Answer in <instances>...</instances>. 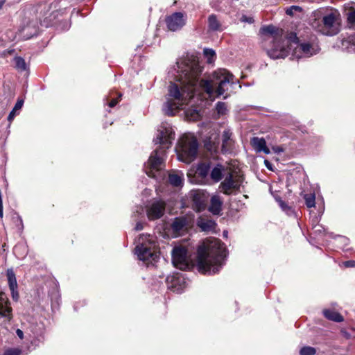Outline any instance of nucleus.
I'll return each instance as SVG.
<instances>
[{"instance_id": "nucleus-1", "label": "nucleus", "mask_w": 355, "mask_h": 355, "mask_svg": "<svg viewBox=\"0 0 355 355\" xmlns=\"http://www.w3.org/2000/svg\"><path fill=\"white\" fill-rule=\"evenodd\" d=\"M177 74L168 89H227L241 88L234 76L225 69H218L207 78H201L203 67L194 55L187 54L176 62Z\"/></svg>"}, {"instance_id": "nucleus-2", "label": "nucleus", "mask_w": 355, "mask_h": 355, "mask_svg": "<svg viewBox=\"0 0 355 355\" xmlns=\"http://www.w3.org/2000/svg\"><path fill=\"white\" fill-rule=\"evenodd\" d=\"M162 110L168 116L184 110L187 118L191 121L200 119V109L223 96L225 90H168Z\"/></svg>"}, {"instance_id": "nucleus-3", "label": "nucleus", "mask_w": 355, "mask_h": 355, "mask_svg": "<svg viewBox=\"0 0 355 355\" xmlns=\"http://www.w3.org/2000/svg\"><path fill=\"white\" fill-rule=\"evenodd\" d=\"M320 48L315 35L307 40L299 38L296 33H290L284 40L275 39L268 55L272 59L284 58L291 51V59L308 58L319 53Z\"/></svg>"}, {"instance_id": "nucleus-4", "label": "nucleus", "mask_w": 355, "mask_h": 355, "mask_svg": "<svg viewBox=\"0 0 355 355\" xmlns=\"http://www.w3.org/2000/svg\"><path fill=\"white\" fill-rule=\"evenodd\" d=\"M227 250L219 239L212 238L198 248L197 266L204 275H214L225 265Z\"/></svg>"}, {"instance_id": "nucleus-5", "label": "nucleus", "mask_w": 355, "mask_h": 355, "mask_svg": "<svg viewBox=\"0 0 355 355\" xmlns=\"http://www.w3.org/2000/svg\"><path fill=\"white\" fill-rule=\"evenodd\" d=\"M174 139L175 131L172 125L167 122L162 123L153 140L155 144L159 146L151 153L144 166V170L149 177L155 178V173L162 168L166 150L171 146Z\"/></svg>"}, {"instance_id": "nucleus-6", "label": "nucleus", "mask_w": 355, "mask_h": 355, "mask_svg": "<svg viewBox=\"0 0 355 355\" xmlns=\"http://www.w3.org/2000/svg\"><path fill=\"white\" fill-rule=\"evenodd\" d=\"M44 8L47 6L45 3ZM58 2L55 1L48 7L52 9L51 12L49 16H46L42 21L40 22L42 26L49 27L53 24V21L55 19L58 13L60 11L58 10ZM39 33V21L37 18L28 19L24 22L23 25L19 28L18 31L19 37L24 40H28L37 35Z\"/></svg>"}, {"instance_id": "nucleus-7", "label": "nucleus", "mask_w": 355, "mask_h": 355, "mask_svg": "<svg viewBox=\"0 0 355 355\" xmlns=\"http://www.w3.org/2000/svg\"><path fill=\"white\" fill-rule=\"evenodd\" d=\"M317 17L321 18V24L315 27L319 32L325 35L332 36L339 31L340 14L336 9H322L317 12Z\"/></svg>"}, {"instance_id": "nucleus-8", "label": "nucleus", "mask_w": 355, "mask_h": 355, "mask_svg": "<svg viewBox=\"0 0 355 355\" xmlns=\"http://www.w3.org/2000/svg\"><path fill=\"white\" fill-rule=\"evenodd\" d=\"M178 159L187 164L193 162L197 157L198 143L196 137L183 135L175 147Z\"/></svg>"}, {"instance_id": "nucleus-9", "label": "nucleus", "mask_w": 355, "mask_h": 355, "mask_svg": "<svg viewBox=\"0 0 355 355\" xmlns=\"http://www.w3.org/2000/svg\"><path fill=\"white\" fill-rule=\"evenodd\" d=\"M150 235H141L137 240L135 254L138 259L147 264L155 261L159 255L155 250V243L150 239Z\"/></svg>"}, {"instance_id": "nucleus-10", "label": "nucleus", "mask_w": 355, "mask_h": 355, "mask_svg": "<svg viewBox=\"0 0 355 355\" xmlns=\"http://www.w3.org/2000/svg\"><path fill=\"white\" fill-rule=\"evenodd\" d=\"M172 261L175 267L182 270L189 267L188 250L185 247L176 246L172 251Z\"/></svg>"}, {"instance_id": "nucleus-11", "label": "nucleus", "mask_w": 355, "mask_h": 355, "mask_svg": "<svg viewBox=\"0 0 355 355\" xmlns=\"http://www.w3.org/2000/svg\"><path fill=\"white\" fill-rule=\"evenodd\" d=\"M31 344L35 347L43 343L45 339V326L42 322L33 323L29 327Z\"/></svg>"}, {"instance_id": "nucleus-12", "label": "nucleus", "mask_w": 355, "mask_h": 355, "mask_svg": "<svg viewBox=\"0 0 355 355\" xmlns=\"http://www.w3.org/2000/svg\"><path fill=\"white\" fill-rule=\"evenodd\" d=\"M166 204L163 200H153L146 209V214L149 220L160 218L164 214Z\"/></svg>"}, {"instance_id": "nucleus-13", "label": "nucleus", "mask_w": 355, "mask_h": 355, "mask_svg": "<svg viewBox=\"0 0 355 355\" xmlns=\"http://www.w3.org/2000/svg\"><path fill=\"white\" fill-rule=\"evenodd\" d=\"M187 15L181 12H176L167 17L166 23L168 28L171 31L181 29L186 24Z\"/></svg>"}, {"instance_id": "nucleus-14", "label": "nucleus", "mask_w": 355, "mask_h": 355, "mask_svg": "<svg viewBox=\"0 0 355 355\" xmlns=\"http://www.w3.org/2000/svg\"><path fill=\"white\" fill-rule=\"evenodd\" d=\"M240 185V177L234 178L232 173H229L225 180L220 183V189L223 193L230 195L233 189H239Z\"/></svg>"}, {"instance_id": "nucleus-15", "label": "nucleus", "mask_w": 355, "mask_h": 355, "mask_svg": "<svg viewBox=\"0 0 355 355\" xmlns=\"http://www.w3.org/2000/svg\"><path fill=\"white\" fill-rule=\"evenodd\" d=\"M166 283L168 289L178 293H182L185 288L184 278L180 273L167 276Z\"/></svg>"}, {"instance_id": "nucleus-16", "label": "nucleus", "mask_w": 355, "mask_h": 355, "mask_svg": "<svg viewBox=\"0 0 355 355\" xmlns=\"http://www.w3.org/2000/svg\"><path fill=\"white\" fill-rule=\"evenodd\" d=\"M0 318H4V321L6 322H10L12 319V309L10 306V302L3 292L0 293Z\"/></svg>"}, {"instance_id": "nucleus-17", "label": "nucleus", "mask_w": 355, "mask_h": 355, "mask_svg": "<svg viewBox=\"0 0 355 355\" xmlns=\"http://www.w3.org/2000/svg\"><path fill=\"white\" fill-rule=\"evenodd\" d=\"M189 225V220L186 216L176 217L171 224V229L174 234L179 235L184 232Z\"/></svg>"}, {"instance_id": "nucleus-18", "label": "nucleus", "mask_w": 355, "mask_h": 355, "mask_svg": "<svg viewBox=\"0 0 355 355\" xmlns=\"http://www.w3.org/2000/svg\"><path fill=\"white\" fill-rule=\"evenodd\" d=\"M251 145L258 153L263 152L265 154H270V151L266 146V140L263 138L254 137L251 139Z\"/></svg>"}, {"instance_id": "nucleus-19", "label": "nucleus", "mask_w": 355, "mask_h": 355, "mask_svg": "<svg viewBox=\"0 0 355 355\" xmlns=\"http://www.w3.org/2000/svg\"><path fill=\"white\" fill-rule=\"evenodd\" d=\"M208 28L209 31L221 32L224 30L223 26L217 15L211 14L207 19Z\"/></svg>"}, {"instance_id": "nucleus-20", "label": "nucleus", "mask_w": 355, "mask_h": 355, "mask_svg": "<svg viewBox=\"0 0 355 355\" xmlns=\"http://www.w3.org/2000/svg\"><path fill=\"white\" fill-rule=\"evenodd\" d=\"M191 196L193 205L198 211H200L204 209L205 206V198L204 194L200 191H192Z\"/></svg>"}, {"instance_id": "nucleus-21", "label": "nucleus", "mask_w": 355, "mask_h": 355, "mask_svg": "<svg viewBox=\"0 0 355 355\" xmlns=\"http://www.w3.org/2000/svg\"><path fill=\"white\" fill-rule=\"evenodd\" d=\"M340 47L348 53H355V35H352L341 40Z\"/></svg>"}, {"instance_id": "nucleus-22", "label": "nucleus", "mask_w": 355, "mask_h": 355, "mask_svg": "<svg viewBox=\"0 0 355 355\" xmlns=\"http://www.w3.org/2000/svg\"><path fill=\"white\" fill-rule=\"evenodd\" d=\"M197 224L205 232H213L216 227V223L214 220L205 218H200L198 220Z\"/></svg>"}, {"instance_id": "nucleus-23", "label": "nucleus", "mask_w": 355, "mask_h": 355, "mask_svg": "<svg viewBox=\"0 0 355 355\" xmlns=\"http://www.w3.org/2000/svg\"><path fill=\"white\" fill-rule=\"evenodd\" d=\"M222 204V200L218 196H212L209 207V211L216 215L219 214L221 211Z\"/></svg>"}, {"instance_id": "nucleus-24", "label": "nucleus", "mask_w": 355, "mask_h": 355, "mask_svg": "<svg viewBox=\"0 0 355 355\" xmlns=\"http://www.w3.org/2000/svg\"><path fill=\"white\" fill-rule=\"evenodd\" d=\"M225 167L222 164H218L215 166L211 171H210V177L215 182H218L223 176Z\"/></svg>"}, {"instance_id": "nucleus-25", "label": "nucleus", "mask_w": 355, "mask_h": 355, "mask_svg": "<svg viewBox=\"0 0 355 355\" xmlns=\"http://www.w3.org/2000/svg\"><path fill=\"white\" fill-rule=\"evenodd\" d=\"M323 315L327 319L334 322H340L344 320L343 317L339 313L331 309H324Z\"/></svg>"}, {"instance_id": "nucleus-26", "label": "nucleus", "mask_w": 355, "mask_h": 355, "mask_svg": "<svg viewBox=\"0 0 355 355\" xmlns=\"http://www.w3.org/2000/svg\"><path fill=\"white\" fill-rule=\"evenodd\" d=\"M122 94L112 90V92L106 97L107 104L110 107H114L122 96Z\"/></svg>"}, {"instance_id": "nucleus-27", "label": "nucleus", "mask_w": 355, "mask_h": 355, "mask_svg": "<svg viewBox=\"0 0 355 355\" xmlns=\"http://www.w3.org/2000/svg\"><path fill=\"white\" fill-rule=\"evenodd\" d=\"M197 175L201 178H206L210 173V164L207 163H200L196 168Z\"/></svg>"}, {"instance_id": "nucleus-28", "label": "nucleus", "mask_w": 355, "mask_h": 355, "mask_svg": "<svg viewBox=\"0 0 355 355\" xmlns=\"http://www.w3.org/2000/svg\"><path fill=\"white\" fill-rule=\"evenodd\" d=\"M168 182L173 187H181L183 184L182 175L177 173L169 174Z\"/></svg>"}, {"instance_id": "nucleus-29", "label": "nucleus", "mask_w": 355, "mask_h": 355, "mask_svg": "<svg viewBox=\"0 0 355 355\" xmlns=\"http://www.w3.org/2000/svg\"><path fill=\"white\" fill-rule=\"evenodd\" d=\"M218 139L217 135H213V138L211 137L209 138H207L204 141L205 147L207 150L209 151H214L216 150L218 144V141L216 140Z\"/></svg>"}, {"instance_id": "nucleus-30", "label": "nucleus", "mask_w": 355, "mask_h": 355, "mask_svg": "<svg viewBox=\"0 0 355 355\" xmlns=\"http://www.w3.org/2000/svg\"><path fill=\"white\" fill-rule=\"evenodd\" d=\"M6 275L10 289L17 288V279L13 270L12 269H8Z\"/></svg>"}, {"instance_id": "nucleus-31", "label": "nucleus", "mask_w": 355, "mask_h": 355, "mask_svg": "<svg viewBox=\"0 0 355 355\" xmlns=\"http://www.w3.org/2000/svg\"><path fill=\"white\" fill-rule=\"evenodd\" d=\"M215 109L218 117H220V116L226 115L229 112V109L227 107L226 103L221 101H218L216 103Z\"/></svg>"}, {"instance_id": "nucleus-32", "label": "nucleus", "mask_w": 355, "mask_h": 355, "mask_svg": "<svg viewBox=\"0 0 355 355\" xmlns=\"http://www.w3.org/2000/svg\"><path fill=\"white\" fill-rule=\"evenodd\" d=\"M232 132L229 130H225L222 135V150L223 151H226L227 150L228 146L230 145V139H231Z\"/></svg>"}, {"instance_id": "nucleus-33", "label": "nucleus", "mask_w": 355, "mask_h": 355, "mask_svg": "<svg viewBox=\"0 0 355 355\" xmlns=\"http://www.w3.org/2000/svg\"><path fill=\"white\" fill-rule=\"evenodd\" d=\"M275 200L279 204V206L282 208V209L286 213L288 216H292L294 214V210L291 207H289L285 202H284L280 198L275 197Z\"/></svg>"}, {"instance_id": "nucleus-34", "label": "nucleus", "mask_w": 355, "mask_h": 355, "mask_svg": "<svg viewBox=\"0 0 355 355\" xmlns=\"http://www.w3.org/2000/svg\"><path fill=\"white\" fill-rule=\"evenodd\" d=\"M203 54L209 64L213 63L216 58V52L212 49L205 48L203 49Z\"/></svg>"}, {"instance_id": "nucleus-35", "label": "nucleus", "mask_w": 355, "mask_h": 355, "mask_svg": "<svg viewBox=\"0 0 355 355\" xmlns=\"http://www.w3.org/2000/svg\"><path fill=\"white\" fill-rule=\"evenodd\" d=\"M15 67L20 71H26L27 65L24 58L21 57H15L14 58Z\"/></svg>"}, {"instance_id": "nucleus-36", "label": "nucleus", "mask_w": 355, "mask_h": 355, "mask_svg": "<svg viewBox=\"0 0 355 355\" xmlns=\"http://www.w3.org/2000/svg\"><path fill=\"white\" fill-rule=\"evenodd\" d=\"M305 205L308 208H312L315 206V193H306L304 195Z\"/></svg>"}, {"instance_id": "nucleus-37", "label": "nucleus", "mask_w": 355, "mask_h": 355, "mask_svg": "<svg viewBox=\"0 0 355 355\" xmlns=\"http://www.w3.org/2000/svg\"><path fill=\"white\" fill-rule=\"evenodd\" d=\"M333 238L337 240L338 244L341 245V247H346L349 243V239L345 236L337 235L334 236Z\"/></svg>"}, {"instance_id": "nucleus-38", "label": "nucleus", "mask_w": 355, "mask_h": 355, "mask_svg": "<svg viewBox=\"0 0 355 355\" xmlns=\"http://www.w3.org/2000/svg\"><path fill=\"white\" fill-rule=\"evenodd\" d=\"M316 353V350L312 347H304L300 351V355H314Z\"/></svg>"}, {"instance_id": "nucleus-39", "label": "nucleus", "mask_w": 355, "mask_h": 355, "mask_svg": "<svg viewBox=\"0 0 355 355\" xmlns=\"http://www.w3.org/2000/svg\"><path fill=\"white\" fill-rule=\"evenodd\" d=\"M347 20L349 26L355 29V10H351L348 12Z\"/></svg>"}, {"instance_id": "nucleus-40", "label": "nucleus", "mask_w": 355, "mask_h": 355, "mask_svg": "<svg viewBox=\"0 0 355 355\" xmlns=\"http://www.w3.org/2000/svg\"><path fill=\"white\" fill-rule=\"evenodd\" d=\"M21 350L18 348H9L4 352L3 355H21Z\"/></svg>"}, {"instance_id": "nucleus-41", "label": "nucleus", "mask_w": 355, "mask_h": 355, "mask_svg": "<svg viewBox=\"0 0 355 355\" xmlns=\"http://www.w3.org/2000/svg\"><path fill=\"white\" fill-rule=\"evenodd\" d=\"M313 233L315 234H320L325 232V229L322 225L316 224L313 226Z\"/></svg>"}, {"instance_id": "nucleus-42", "label": "nucleus", "mask_w": 355, "mask_h": 355, "mask_svg": "<svg viewBox=\"0 0 355 355\" xmlns=\"http://www.w3.org/2000/svg\"><path fill=\"white\" fill-rule=\"evenodd\" d=\"M263 32L269 33L271 35H273L276 32V28L274 26H268L266 27H263L262 28Z\"/></svg>"}, {"instance_id": "nucleus-43", "label": "nucleus", "mask_w": 355, "mask_h": 355, "mask_svg": "<svg viewBox=\"0 0 355 355\" xmlns=\"http://www.w3.org/2000/svg\"><path fill=\"white\" fill-rule=\"evenodd\" d=\"M24 100L23 98H19L17 100V103H15L12 110H14L17 112H19L21 109V107L24 105Z\"/></svg>"}, {"instance_id": "nucleus-44", "label": "nucleus", "mask_w": 355, "mask_h": 355, "mask_svg": "<svg viewBox=\"0 0 355 355\" xmlns=\"http://www.w3.org/2000/svg\"><path fill=\"white\" fill-rule=\"evenodd\" d=\"M10 290L11 292V295H12V299L15 301H17L19 299V293L17 291V288H13V289H10Z\"/></svg>"}, {"instance_id": "nucleus-45", "label": "nucleus", "mask_w": 355, "mask_h": 355, "mask_svg": "<svg viewBox=\"0 0 355 355\" xmlns=\"http://www.w3.org/2000/svg\"><path fill=\"white\" fill-rule=\"evenodd\" d=\"M17 114H18V112L14 110H12V111L10 112V114L8 116V121L10 123L12 122V121L14 119V118L15 117V116Z\"/></svg>"}, {"instance_id": "nucleus-46", "label": "nucleus", "mask_w": 355, "mask_h": 355, "mask_svg": "<svg viewBox=\"0 0 355 355\" xmlns=\"http://www.w3.org/2000/svg\"><path fill=\"white\" fill-rule=\"evenodd\" d=\"M343 265L347 268H354L355 267V261L349 260L343 262Z\"/></svg>"}, {"instance_id": "nucleus-47", "label": "nucleus", "mask_w": 355, "mask_h": 355, "mask_svg": "<svg viewBox=\"0 0 355 355\" xmlns=\"http://www.w3.org/2000/svg\"><path fill=\"white\" fill-rule=\"evenodd\" d=\"M144 223L143 221H137L135 230L136 231H140L142 230L144 228Z\"/></svg>"}, {"instance_id": "nucleus-48", "label": "nucleus", "mask_w": 355, "mask_h": 355, "mask_svg": "<svg viewBox=\"0 0 355 355\" xmlns=\"http://www.w3.org/2000/svg\"><path fill=\"white\" fill-rule=\"evenodd\" d=\"M300 9V8L298 6H292L290 8L287 9L286 10V14L288 15H293V10H298Z\"/></svg>"}, {"instance_id": "nucleus-49", "label": "nucleus", "mask_w": 355, "mask_h": 355, "mask_svg": "<svg viewBox=\"0 0 355 355\" xmlns=\"http://www.w3.org/2000/svg\"><path fill=\"white\" fill-rule=\"evenodd\" d=\"M16 334L17 336L20 338V339H23L24 338V332L22 330L19 329H17L16 330Z\"/></svg>"}, {"instance_id": "nucleus-50", "label": "nucleus", "mask_w": 355, "mask_h": 355, "mask_svg": "<svg viewBox=\"0 0 355 355\" xmlns=\"http://www.w3.org/2000/svg\"><path fill=\"white\" fill-rule=\"evenodd\" d=\"M243 21H247L248 23H252L253 19L252 18L250 17V18H248L246 17H243Z\"/></svg>"}, {"instance_id": "nucleus-51", "label": "nucleus", "mask_w": 355, "mask_h": 355, "mask_svg": "<svg viewBox=\"0 0 355 355\" xmlns=\"http://www.w3.org/2000/svg\"><path fill=\"white\" fill-rule=\"evenodd\" d=\"M265 165L268 169L272 170V164L268 160H265Z\"/></svg>"}, {"instance_id": "nucleus-52", "label": "nucleus", "mask_w": 355, "mask_h": 355, "mask_svg": "<svg viewBox=\"0 0 355 355\" xmlns=\"http://www.w3.org/2000/svg\"><path fill=\"white\" fill-rule=\"evenodd\" d=\"M136 212H137V214H140V215L143 216V214H144L143 208L142 207H139Z\"/></svg>"}, {"instance_id": "nucleus-53", "label": "nucleus", "mask_w": 355, "mask_h": 355, "mask_svg": "<svg viewBox=\"0 0 355 355\" xmlns=\"http://www.w3.org/2000/svg\"><path fill=\"white\" fill-rule=\"evenodd\" d=\"M275 151L277 152V153H280V152H282L283 151V149L280 147H277L275 149Z\"/></svg>"}, {"instance_id": "nucleus-54", "label": "nucleus", "mask_w": 355, "mask_h": 355, "mask_svg": "<svg viewBox=\"0 0 355 355\" xmlns=\"http://www.w3.org/2000/svg\"><path fill=\"white\" fill-rule=\"evenodd\" d=\"M6 2V0H0V10L1 9L3 5Z\"/></svg>"}, {"instance_id": "nucleus-55", "label": "nucleus", "mask_w": 355, "mask_h": 355, "mask_svg": "<svg viewBox=\"0 0 355 355\" xmlns=\"http://www.w3.org/2000/svg\"><path fill=\"white\" fill-rule=\"evenodd\" d=\"M227 234H228L227 231H223V234L224 237H227Z\"/></svg>"}, {"instance_id": "nucleus-56", "label": "nucleus", "mask_w": 355, "mask_h": 355, "mask_svg": "<svg viewBox=\"0 0 355 355\" xmlns=\"http://www.w3.org/2000/svg\"><path fill=\"white\" fill-rule=\"evenodd\" d=\"M18 220H19L20 225H22V220L20 217H18Z\"/></svg>"}, {"instance_id": "nucleus-57", "label": "nucleus", "mask_w": 355, "mask_h": 355, "mask_svg": "<svg viewBox=\"0 0 355 355\" xmlns=\"http://www.w3.org/2000/svg\"><path fill=\"white\" fill-rule=\"evenodd\" d=\"M19 248V246H15V251H16L17 250V248Z\"/></svg>"}, {"instance_id": "nucleus-58", "label": "nucleus", "mask_w": 355, "mask_h": 355, "mask_svg": "<svg viewBox=\"0 0 355 355\" xmlns=\"http://www.w3.org/2000/svg\"><path fill=\"white\" fill-rule=\"evenodd\" d=\"M69 29V26H67L66 30Z\"/></svg>"}]
</instances>
